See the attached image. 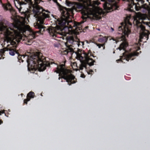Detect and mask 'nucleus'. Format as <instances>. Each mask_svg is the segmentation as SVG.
<instances>
[{
	"mask_svg": "<svg viewBox=\"0 0 150 150\" xmlns=\"http://www.w3.org/2000/svg\"><path fill=\"white\" fill-rule=\"evenodd\" d=\"M57 6H58L59 9L61 13L62 17L57 19V38H61L58 35L66 36L71 32V30H75L78 31L82 29L81 23L86 21V19L89 17V15L91 14L93 17L97 20H100L101 18L103 11L101 8H97L90 13L88 9H83L82 6L80 4L77 5V8L81 10L82 14L81 18L84 21L81 23L73 22L70 19L71 16L70 14L72 11L70 9L67 8L60 6L57 1Z\"/></svg>",
	"mask_w": 150,
	"mask_h": 150,
	"instance_id": "nucleus-1",
	"label": "nucleus"
},
{
	"mask_svg": "<svg viewBox=\"0 0 150 150\" xmlns=\"http://www.w3.org/2000/svg\"><path fill=\"white\" fill-rule=\"evenodd\" d=\"M19 22V23L15 24L11 23L10 26L13 28L10 27L8 28L7 26L3 24L0 27V34L2 33V32H4L6 37L4 42H6L8 44V48H6V50L8 51L10 55L11 56H14L16 53V49L18 44L21 40H23L22 34H27L25 35L28 39L32 40L37 36L36 34L38 33L20 21Z\"/></svg>",
	"mask_w": 150,
	"mask_h": 150,
	"instance_id": "nucleus-2",
	"label": "nucleus"
},
{
	"mask_svg": "<svg viewBox=\"0 0 150 150\" xmlns=\"http://www.w3.org/2000/svg\"><path fill=\"white\" fill-rule=\"evenodd\" d=\"M18 3L17 5L15 3V4L16 7L18 9L20 12L23 14L25 16H26V12L23 11L21 12L22 7L21 6L22 5L28 4L30 10L32 11L34 14V16L36 18L37 21L36 23H34V26L37 29H39L38 31H34L36 33H42L45 31H46L49 33L50 36L53 39L56 40L55 38L56 37V22L55 26L54 27L51 26L48 27H45L42 25L44 23L45 19L49 17V15L48 14H46L43 13L45 11L40 6L38 5V4H36V3H33V6L31 4H29L28 3L24 1V2H20L19 1H16Z\"/></svg>",
	"mask_w": 150,
	"mask_h": 150,
	"instance_id": "nucleus-3",
	"label": "nucleus"
},
{
	"mask_svg": "<svg viewBox=\"0 0 150 150\" xmlns=\"http://www.w3.org/2000/svg\"><path fill=\"white\" fill-rule=\"evenodd\" d=\"M28 54L18 56V59L23 62V59L25 58L28 63V69L29 71H35L38 69L40 71L45 70L46 67H49L50 62L39 52L29 53Z\"/></svg>",
	"mask_w": 150,
	"mask_h": 150,
	"instance_id": "nucleus-4",
	"label": "nucleus"
},
{
	"mask_svg": "<svg viewBox=\"0 0 150 150\" xmlns=\"http://www.w3.org/2000/svg\"><path fill=\"white\" fill-rule=\"evenodd\" d=\"M121 26H119L118 28V33L121 35V37L116 40V42L123 41L122 43L118 48L120 50L122 49L125 50L128 45V43L126 41L125 37L126 36L128 37V35L131 33L130 28L132 24L128 21L127 23L125 22L122 23H121Z\"/></svg>",
	"mask_w": 150,
	"mask_h": 150,
	"instance_id": "nucleus-5",
	"label": "nucleus"
},
{
	"mask_svg": "<svg viewBox=\"0 0 150 150\" xmlns=\"http://www.w3.org/2000/svg\"><path fill=\"white\" fill-rule=\"evenodd\" d=\"M66 62L65 61L59 64L57 63V73L59 74V80L60 78L64 79L66 80L69 85H71V84L76 83V79L71 73L70 70L66 68Z\"/></svg>",
	"mask_w": 150,
	"mask_h": 150,
	"instance_id": "nucleus-6",
	"label": "nucleus"
},
{
	"mask_svg": "<svg viewBox=\"0 0 150 150\" xmlns=\"http://www.w3.org/2000/svg\"><path fill=\"white\" fill-rule=\"evenodd\" d=\"M133 23L140 31L139 41L146 42L149 38V34L148 31L146 29L144 25H148L149 23L144 22L143 18L139 16L134 18Z\"/></svg>",
	"mask_w": 150,
	"mask_h": 150,
	"instance_id": "nucleus-7",
	"label": "nucleus"
},
{
	"mask_svg": "<svg viewBox=\"0 0 150 150\" xmlns=\"http://www.w3.org/2000/svg\"><path fill=\"white\" fill-rule=\"evenodd\" d=\"M76 58L80 60H82L85 58V62L82 63L80 67V70H82L83 68L86 69L87 65L89 66H92L94 64V63L95 61L93 60L92 57H95V56L92 53L91 51L89 50L87 52H85L83 54L84 57L82 56V54L79 52H76Z\"/></svg>",
	"mask_w": 150,
	"mask_h": 150,
	"instance_id": "nucleus-8",
	"label": "nucleus"
},
{
	"mask_svg": "<svg viewBox=\"0 0 150 150\" xmlns=\"http://www.w3.org/2000/svg\"><path fill=\"white\" fill-rule=\"evenodd\" d=\"M109 3L105 2L103 4L104 10L107 12L118 9L119 6L116 0H108Z\"/></svg>",
	"mask_w": 150,
	"mask_h": 150,
	"instance_id": "nucleus-9",
	"label": "nucleus"
},
{
	"mask_svg": "<svg viewBox=\"0 0 150 150\" xmlns=\"http://www.w3.org/2000/svg\"><path fill=\"white\" fill-rule=\"evenodd\" d=\"M74 39L72 37H70L67 38V43H66V45L67 47V49L64 50L62 54L64 55H67V54H70L71 55H72L73 54L74 52V51L73 49L70 47L71 45H70L69 46L67 45L68 43H70L73 44V43L74 42Z\"/></svg>",
	"mask_w": 150,
	"mask_h": 150,
	"instance_id": "nucleus-10",
	"label": "nucleus"
},
{
	"mask_svg": "<svg viewBox=\"0 0 150 150\" xmlns=\"http://www.w3.org/2000/svg\"><path fill=\"white\" fill-rule=\"evenodd\" d=\"M139 54L138 52H134L132 53H129L127 54L124 55L123 56H120V59L117 60L116 62L117 63L119 62H122V59H126L127 61H129V60H133L135 58L134 57L136 56H138Z\"/></svg>",
	"mask_w": 150,
	"mask_h": 150,
	"instance_id": "nucleus-11",
	"label": "nucleus"
},
{
	"mask_svg": "<svg viewBox=\"0 0 150 150\" xmlns=\"http://www.w3.org/2000/svg\"><path fill=\"white\" fill-rule=\"evenodd\" d=\"M100 37L99 38L98 40V41L102 44L96 43V45L99 48H100L101 47H103V49H105V43L107 42L108 39L106 37L102 36L101 35H100Z\"/></svg>",
	"mask_w": 150,
	"mask_h": 150,
	"instance_id": "nucleus-12",
	"label": "nucleus"
},
{
	"mask_svg": "<svg viewBox=\"0 0 150 150\" xmlns=\"http://www.w3.org/2000/svg\"><path fill=\"white\" fill-rule=\"evenodd\" d=\"M0 2L1 4L2 5V7L4 9L8 10V8H10L11 7V5L9 4H4L2 3L1 0H0Z\"/></svg>",
	"mask_w": 150,
	"mask_h": 150,
	"instance_id": "nucleus-13",
	"label": "nucleus"
},
{
	"mask_svg": "<svg viewBox=\"0 0 150 150\" xmlns=\"http://www.w3.org/2000/svg\"><path fill=\"white\" fill-rule=\"evenodd\" d=\"M34 93L33 92H30L28 94L27 96L30 98H33L34 97Z\"/></svg>",
	"mask_w": 150,
	"mask_h": 150,
	"instance_id": "nucleus-14",
	"label": "nucleus"
},
{
	"mask_svg": "<svg viewBox=\"0 0 150 150\" xmlns=\"http://www.w3.org/2000/svg\"><path fill=\"white\" fill-rule=\"evenodd\" d=\"M89 1L90 2H93L96 5H98L99 4L98 2L96 0H89Z\"/></svg>",
	"mask_w": 150,
	"mask_h": 150,
	"instance_id": "nucleus-15",
	"label": "nucleus"
},
{
	"mask_svg": "<svg viewBox=\"0 0 150 150\" xmlns=\"http://www.w3.org/2000/svg\"><path fill=\"white\" fill-rule=\"evenodd\" d=\"M87 73L88 74H92V73L93 72V71L91 70L90 69L89 70H88L87 71Z\"/></svg>",
	"mask_w": 150,
	"mask_h": 150,
	"instance_id": "nucleus-16",
	"label": "nucleus"
},
{
	"mask_svg": "<svg viewBox=\"0 0 150 150\" xmlns=\"http://www.w3.org/2000/svg\"><path fill=\"white\" fill-rule=\"evenodd\" d=\"M30 100V98H29L25 99L24 100V103L26 104H27V102L28 101H29Z\"/></svg>",
	"mask_w": 150,
	"mask_h": 150,
	"instance_id": "nucleus-17",
	"label": "nucleus"
},
{
	"mask_svg": "<svg viewBox=\"0 0 150 150\" xmlns=\"http://www.w3.org/2000/svg\"><path fill=\"white\" fill-rule=\"evenodd\" d=\"M6 51H7L6 50H5L3 49H1L0 50V53L3 54Z\"/></svg>",
	"mask_w": 150,
	"mask_h": 150,
	"instance_id": "nucleus-18",
	"label": "nucleus"
},
{
	"mask_svg": "<svg viewBox=\"0 0 150 150\" xmlns=\"http://www.w3.org/2000/svg\"><path fill=\"white\" fill-rule=\"evenodd\" d=\"M4 111H2V112L0 111V115H1V113H4ZM2 123V121L0 120V125Z\"/></svg>",
	"mask_w": 150,
	"mask_h": 150,
	"instance_id": "nucleus-19",
	"label": "nucleus"
},
{
	"mask_svg": "<svg viewBox=\"0 0 150 150\" xmlns=\"http://www.w3.org/2000/svg\"><path fill=\"white\" fill-rule=\"evenodd\" d=\"M81 76L83 78H84L85 77V76L83 74H81Z\"/></svg>",
	"mask_w": 150,
	"mask_h": 150,
	"instance_id": "nucleus-20",
	"label": "nucleus"
},
{
	"mask_svg": "<svg viewBox=\"0 0 150 150\" xmlns=\"http://www.w3.org/2000/svg\"><path fill=\"white\" fill-rule=\"evenodd\" d=\"M88 28V26H86L85 27V28L86 29H87V28Z\"/></svg>",
	"mask_w": 150,
	"mask_h": 150,
	"instance_id": "nucleus-21",
	"label": "nucleus"
},
{
	"mask_svg": "<svg viewBox=\"0 0 150 150\" xmlns=\"http://www.w3.org/2000/svg\"><path fill=\"white\" fill-rule=\"evenodd\" d=\"M54 46L55 47H56V44H54Z\"/></svg>",
	"mask_w": 150,
	"mask_h": 150,
	"instance_id": "nucleus-22",
	"label": "nucleus"
},
{
	"mask_svg": "<svg viewBox=\"0 0 150 150\" xmlns=\"http://www.w3.org/2000/svg\"><path fill=\"white\" fill-rule=\"evenodd\" d=\"M47 12L50 13L48 11H46Z\"/></svg>",
	"mask_w": 150,
	"mask_h": 150,
	"instance_id": "nucleus-23",
	"label": "nucleus"
},
{
	"mask_svg": "<svg viewBox=\"0 0 150 150\" xmlns=\"http://www.w3.org/2000/svg\"><path fill=\"white\" fill-rule=\"evenodd\" d=\"M111 28L112 30H114V29H113V28Z\"/></svg>",
	"mask_w": 150,
	"mask_h": 150,
	"instance_id": "nucleus-24",
	"label": "nucleus"
},
{
	"mask_svg": "<svg viewBox=\"0 0 150 150\" xmlns=\"http://www.w3.org/2000/svg\"><path fill=\"white\" fill-rule=\"evenodd\" d=\"M28 42H30V41H29V40H28Z\"/></svg>",
	"mask_w": 150,
	"mask_h": 150,
	"instance_id": "nucleus-25",
	"label": "nucleus"
},
{
	"mask_svg": "<svg viewBox=\"0 0 150 150\" xmlns=\"http://www.w3.org/2000/svg\"><path fill=\"white\" fill-rule=\"evenodd\" d=\"M54 72H56V70H55L54 71Z\"/></svg>",
	"mask_w": 150,
	"mask_h": 150,
	"instance_id": "nucleus-26",
	"label": "nucleus"
},
{
	"mask_svg": "<svg viewBox=\"0 0 150 150\" xmlns=\"http://www.w3.org/2000/svg\"><path fill=\"white\" fill-rule=\"evenodd\" d=\"M98 30H100V29H98Z\"/></svg>",
	"mask_w": 150,
	"mask_h": 150,
	"instance_id": "nucleus-27",
	"label": "nucleus"
}]
</instances>
